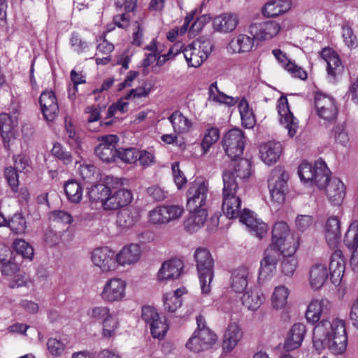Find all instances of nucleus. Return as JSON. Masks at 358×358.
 <instances>
[{
    "label": "nucleus",
    "instance_id": "nucleus-1",
    "mask_svg": "<svg viewBox=\"0 0 358 358\" xmlns=\"http://www.w3.org/2000/svg\"><path fill=\"white\" fill-rule=\"evenodd\" d=\"M331 304L327 299L313 300L308 306L305 316L308 322L315 324L313 334V346L317 350L327 348L334 355H341L346 350L348 336L345 322L338 318L327 319Z\"/></svg>",
    "mask_w": 358,
    "mask_h": 358
},
{
    "label": "nucleus",
    "instance_id": "nucleus-2",
    "mask_svg": "<svg viewBox=\"0 0 358 358\" xmlns=\"http://www.w3.org/2000/svg\"><path fill=\"white\" fill-rule=\"evenodd\" d=\"M222 179L224 187L222 210L223 213L229 219L239 217L241 222L250 229L256 236L262 238L267 232L268 225L256 218L254 213L250 210L244 208L243 212L241 211V199L236 195L238 185L233 174L223 173Z\"/></svg>",
    "mask_w": 358,
    "mask_h": 358
},
{
    "label": "nucleus",
    "instance_id": "nucleus-3",
    "mask_svg": "<svg viewBox=\"0 0 358 358\" xmlns=\"http://www.w3.org/2000/svg\"><path fill=\"white\" fill-rule=\"evenodd\" d=\"M194 258L196 263L201 292L207 294L210 292V282L214 276V260L210 251L202 247L196 249Z\"/></svg>",
    "mask_w": 358,
    "mask_h": 358
},
{
    "label": "nucleus",
    "instance_id": "nucleus-4",
    "mask_svg": "<svg viewBox=\"0 0 358 358\" xmlns=\"http://www.w3.org/2000/svg\"><path fill=\"white\" fill-rule=\"evenodd\" d=\"M297 245L290 236L288 224L283 221L276 222L272 229L271 243L267 248L282 253V255H290L296 252Z\"/></svg>",
    "mask_w": 358,
    "mask_h": 358
},
{
    "label": "nucleus",
    "instance_id": "nucleus-5",
    "mask_svg": "<svg viewBox=\"0 0 358 358\" xmlns=\"http://www.w3.org/2000/svg\"><path fill=\"white\" fill-rule=\"evenodd\" d=\"M245 136L239 129L228 131L222 140V145L225 153L233 161H236L243 153Z\"/></svg>",
    "mask_w": 358,
    "mask_h": 358
},
{
    "label": "nucleus",
    "instance_id": "nucleus-6",
    "mask_svg": "<svg viewBox=\"0 0 358 358\" xmlns=\"http://www.w3.org/2000/svg\"><path fill=\"white\" fill-rule=\"evenodd\" d=\"M315 107L318 116L324 120L334 121L338 115V109L336 100L331 96L317 92L315 94Z\"/></svg>",
    "mask_w": 358,
    "mask_h": 358
},
{
    "label": "nucleus",
    "instance_id": "nucleus-7",
    "mask_svg": "<svg viewBox=\"0 0 358 358\" xmlns=\"http://www.w3.org/2000/svg\"><path fill=\"white\" fill-rule=\"evenodd\" d=\"M272 176L268 180V188L271 199L280 204L285 200V195L287 192V181L289 175L286 171H282L278 174V171H273Z\"/></svg>",
    "mask_w": 358,
    "mask_h": 358
},
{
    "label": "nucleus",
    "instance_id": "nucleus-8",
    "mask_svg": "<svg viewBox=\"0 0 358 358\" xmlns=\"http://www.w3.org/2000/svg\"><path fill=\"white\" fill-rule=\"evenodd\" d=\"M278 113L280 124L288 130V135L293 137L296 134L298 120L290 111L286 96H281L278 101Z\"/></svg>",
    "mask_w": 358,
    "mask_h": 358
},
{
    "label": "nucleus",
    "instance_id": "nucleus-9",
    "mask_svg": "<svg viewBox=\"0 0 358 358\" xmlns=\"http://www.w3.org/2000/svg\"><path fill=\"white\" fill-rule=\"evenodd\" d=\"M208 191V187L204 182L194 183L189 187L187 192V208L189 212L205 208Z\"/></svg>",
    "mask_w": 358,
    "mask_h": 358
},
{
    "label": "nucleus",
    "instance_id": "nucleus-10",
    "mask_svg": "<svg viewBox=\"0 0 358 358\" xmlns=\"http://www.w3.org/2000/svg\"><path fill=\"white\" fill-rule=\"evenodd\" d=\"M118 138L116 135L101 136V143L95 148V155L103 162L109 163L114 162L117 157V148L115 144Z\"/></svg>",
    "mask_w": 358,
    "mask_h": 358
},
{
    "label": "nucleus",
    "instance_id": "nucleus-11",
    "mask_svg": "<svg viewBox=\"0 0 358 358\" xmlns=\"http://www.w3.org/2000/svg\"><path fill=\"white\" fill-rule=\"evenodd\" d=\"M282 253L266 248L264 252V257L260 262L259 279L266 280L270 279L276 271L278 259Z\"/></svg>",
    "mask_w": 358,
    "mask_h": 358
},
{
    "label": "nucleus",
    "instance_id": "nucleus-12",
    "mask_svg": "<svg viewBox=\"0 0 358 358\" xmlns=\"http://www.w3.org/2000/svg\"><path fill=\"white\" fill-rule=\"evenodd\" d=\"M133 199V194L129 189L124 188L110 189V196L104 203V210H115L129 205Z\"/></svg>",
    "mask_w": 358,
    "mask_h": 358
},
{
    "label": "nucleus",
    "instance_id": "nucleus-13",
    "mask_svg": "<svg viewBox=\"0 0 358 358\" xmlns=\"http://www.w3.org/2000/svg\"><path fill=\"white\" fill-rule=\"evenodd\" d=\"M39 103L43 117L48 122H52L58 115L59 106L53 91H43L39 97Z\"/></svg>",
    "mask_w": 358,
    "mask_h": 358
},
{
    "label": "nucleus",
    "instance_id": "nucleus-14",
    "mask_svg": "<svg viewBox=\"0 0 358 358\" xmlns=\"http://www.w3.org/2000/svg\"><path fill=\"white\" fill-rule=\"evenodd\" d=\"M92 261L103 271H108L115 268L116 255L108 247L96 248L92 253Z\"/></svg>",
    "mask_w": 358,
    "mask_h": 358
},
{
    "label": "nucleus",
    "instance_id": "nucleus-15",
    "mask_svg": "<svg viewBox=\"0 0 358 358\" xmlns=\"http://www.w3.org/2000/svg\"><path fill=\"white\" fill-rule=\"evenodd\" d=\"M280 24L275 21H266L252 24L249 32L256 40L262 41L272 38L280 31Z\"/></svg>",
    "mask_w": 358,
    "mask_h": 358
},
{
    "label": "nucleus",
    "instance_id": "nucleus-16",
    "mask_svg": "<svg viewBox=\"0 0 358 358\" xmlns=\"http://www.w3.org/2000/svg\"><path fill=\"white\" fill-rule=\"evenodd\" d=\"M343 242L352 253L351 264L358 270V220H354L350 223Z\"/></svg>",
    "mask_w": 358,
    "mask_h": 358
},
{
    "label": "nucleus",
    "instance_id": "nucleus-17",
    "mask_svg": "<svg viewBox=\"0 0 358 358\" xmlns=\"http://www.w3.org/2000/svg\"><path fill=\"white\" fill-rule=\"evenodd\" d=\"M126 283L119 278H113L107 281L101 293L102 298L107 301H115L124 296Z\"/></svg>",
    "mask_w": 358,
    "mask_h": 358
},
{
    "label": "nucleus",
    "instance_id": "nucleus-18",
    "mask_svg": "<svg viewBox=\"0 0 358 358\" xmlns=\"http://www.w3.org/2000/svg\"><path fill=\"white\" fill-rule=\"evenodd\" d=\"M330 280L336 286L340 285L345 271V262L341 250H335L329 266Z\"/></svg>",
    "mask_w": 358,
    "mask_h": 358
},
{
    "label": "nucleus",
    "instance_id": "nucleus-19",
    "mask_svg": "<svg viewBox=\"0 0 358 358\" xmlns=\"http://www.w3.org/2000/svg\"><path fill=\"white\" fill-rule=\"evenodd\" d=\"M183 269V263L180 259H170L164 262L157 273L159 280H173L179 278Z\"/></svg>",
    "mask_w": 358,
    "mask_h": 358
},
{
    "label": "nucleus",
    "instance_id": "nucleus-20",
    "mask_svg": "<svg viewBox=\"0 0 358 358\" xmlns=\"http://www.w3.org/2000/svg\"><path fill=\"white\" fill-rule=\"evenodd\" d=\"M324 189H326L327 196L334 205L342 203L345 196V187L340 179L333 178Z\"/></svg>",
    "mask_w": 358,
    "mask_h": 358
},
{
    "label": "nucleus",
    "instance_id": "nucleus-21",
    "mask_svg": "<svg viewBox=\"0 0 358 358\" xmlns=\"http://www.w3.org/2000/svg\"><path fill=\"white\" fill-rule=\"evenodd\" d=\"M325 238L330 248L337 246L341 239V222L336 216L329 217L325 224Z\"/></svg>",
    "mask_w": 358,
    "mask_h": 358
},
{
    "label": "nucleus",
    "instance_id": "nucleus-22",
    "mask_svg": "<svg viewBox=\"0 0 358 358\" xmlns=\"http://www.w3.org/2000/svg\"><path fill=\"white\" fill-rule=\"evenodd\" d=\"M306 332V326L303 323L293 324L285 340V350L289 352L299 348L303 341Z\"/></svg>",
    "mask_w": 358,
    "mask_h": 358
},
{
    "label": "nucleus",
    "instance_id": "nucleus-23",
    "mask_svg": "<svg viewBox=\"0 0 358 358\" xmlns=\"http://www.w3.org/2000/svg\"><path fill=\"white\" fill-rule=\"evenodd\" d=\"M282 152V145L279 142L269 141L260 146L259 155L262 160L266 164H275Z\"/></svg>",
    "mask_w": 358,
    "mask_h": 358
},
{
    "label": "nucleus",
    "instance_id": "nucleus-24",
    "mask_svg": "<svg viewBox=\"0 0 358 358\" xmlns=\"http://www.w3.org/2000/svg\"><path fill=\"white\" fill-rule=\"evenodd\" d=\"M313 175L311 183L317 185L320 189H324L329 181L332 179L330 178L331 171L322 159L315 161Z\"/></svg>",
    "mask_w": 358,
    "mask_h": 358
},
{
    "label": "nucleus",
    "instance_id": "nucleus-25",
    "mask_svg": "<svg viewBox=\"0 0 358 358\" xmlns=\"http://www.w3.org/2000/svg\"><path fill=\"white\" fill-rule=\"evenodd\" d=\"M208 217L207 210L201 208L189 212V216L184 221V227L187 231L193 233L203 227Z\"/></svg>",
    "mask_w": 358,
    "mask_h": 358
},
{
    "label": "nucleus",
    "instance_id": "nucleus-26",
    "mask_svg": "<svg viewBox=\"0 0 358 358\" xmlns=\"http://www.w3.org/2000/svg\"><path fill=\"white\" fill-rule=\"evenodd\" d=\"M292 3L289 0H271L262 8V14L266 17H275L288 11Z\"/></svg>",
    "mask_w": 358,
    "mask_h": 358
},
{
    "label": "nucleus",
    "instance_id": "nucleus-27",
    "mask_svg": "<svg viewBox=\"0 0 358 358\" xmlns=\"http://www.w3.org/2000/svg\"><path fill=\"white\" fill-rule=\"evenodd\" d=\"M141 257L140 246L137 244H130L124 247L116 255L117 262L120 265L131 264L136 262Z\"/></svg>",
    "mask_w": 358,
    "mask_h": 358
},
{
    "label": "nucleus",
    "instance_id": "nucleus-28",
    "mask_svg": "<svg viewBox=\"0 0 358 358\" xmlns=\"http://www.w3.org/2000/svg\"><path fill=\"white\" fill-rule=\"evenodd\" d=\"M241 332L238 324H229L223 338L222 348L224 352H231L241 338Z\"/></svg>",
    "mask_w": 358,
    "mask_h": 358
},
{
    "label": "nucleus",
    "instance_id": "nucleus-29",
    "mask_svg": "<svg viewBox=\"0 0 358 358\" xmlns=\"http://www.w3.org/2000/svg\"><path fill=\"white\" fill-rule=\"evenodd\" d=\"M248 269L245 267H239L234 270L231 276V287L236 292H243L248 283Z\"/></svg>",
    "mask_w": 358,
    "mask_h": 358
},
{
    "label": "nucleus",
    "instance_id": "nucleus-30",
    "mask_svg": "<svg viewBox=\"0 0 358 358\" xmlns=\"http://www.w3.org/2000/svg\"><path fill=\"white\" fill-rule=\"evenodd\" d=\"M255 40L253 36L239 34L229 42L228 49L231 50L233 53L248 52L251 50Z\"/></svg>",
    "mask_w": 358,
    "mask_h": 358
},
{
    "label": "nucleus",
    "instance_id": "nucleus-31",
    "mask_svg": "<svg viewBox=\"0 0 358 358\" xmlns=\"http://www.w3.org/2000/svg\"><path fill=\"white\" fill-rule=\"evenodd\" d=\"M238 20L235 16L230 14H224L215 17L213 21L214 29L220 32H231L235 29Z\"/></svg>",
    "mask_w": 358,
    "mask_h": 358
},
{
    "label": "nucleus",
    "instance_id": "nucleus-32",
    "mask_svg": "<svg viewBox=\"0 0 358 358\" xmlns=\"http://www.w3.org/2000/svg\"><path fill=\"white\" fill-rule=\"evenodd\" d=\"M139 217V212L136 208H123L117 213V223L120 227L129 228L138 220Z\"/></svg>",
    "mask_w": 358,
    "mask_h": 358
},
{
    "label": "nucleus",
    "instance_id": "nucleus-33",
    "mask_svg": "<svg viewBox=\"0 0 358 358\" xmlns=\"http://www.w3.org/2000/svg\"><path fill=\"white\" fill-rule=\"evenodd\" d=\"M328 278L327 268L323 264H315L310 271V283L313 289H320Z\"/></svg>",
    "mask_w": 358,
    "mask_h": 358
},
{
    "label": "nucleus",
    "instance_id": "nucleus-34",
    "mask_svg": "<svg viewBox=\"0 0 358 358\" xmlns=\"http://www.w3.org/2000/svg\"><path fill=\"white\" fill-rule=\"evenodd\" d=\"M110 189L107 185L99 183L89 188L87 194L92 202H101L104 209V203L110 196Z\"/></svg>",
    "mask_w": 358,
    "mask_h": 358
},
{
    "label": "nucleus",
    "instance_id": "nucleus-35",
    "mask_svg": "<svg viewBox=\"0 0 358 358\" xmlns=\"http://www.w3.org/2000/svg\"><path fill=\"white\" fill-rule=\"evenodd\" d=\"M238 159V162L235 163L234 165L233 171L224 172V173L233 174L235 180L236 178L241 179L249 178L252 173V163L250 160L242 157H239Z\"/></svg>",
    "mask_w": 358,
    "mask_h": 358
},
{
    "label": "nucleus",
    "instance_id": "nucleus-36",
    "mask_svg": "<svg viewBox=\"0 0 358 358\" xmlns=\"http://www.w3.org/2000/svg\"><path fill=\"white\" fill-rule=\"evenodd\" d=\"M176 133L182 134L188 131L192 123L178 110L173 112L169 117Z\"/></svg>",
    "mask_w": 358,
    "mask_h": 358
},
{
    "label": "nucleus",
    "instance_id": "nucleus-37",
    "mask_svg": "<svg viewBox=\"0 0 358 358\" xmlns=\"http://www.w3.org/2000/svg\"><path fill=\"white\" fill-rule=\"evenodd\" d=\"M64 192L68 200L72 203L80 202L83 196V187L75 180H68L64 185Z\"/></svg>",
    "mask_w": 358,
    "mask_h": 358
},
{
    "label": "nucleus",
    "instance_id": "nucleus-38",
    "mask_svg": "<svg viewBox=\"0 0 358 358\" xmlns=\"http://www.w3.org/2000/svg\"><path fill=\"white\" fill-rule=\"evenodd\" d=\"M0 134L4 143H8L12 139L15 138L13 120L7 114L0 115Z\"/></svg>",
    "mask_w": 358,
    "mask_h": 358
},
{
    "label": "nucleus",
    "instance_id": "nucleus-39",
    "mask_svg": "<svg viewBox=\"0 0 358 358\" xmlns=\"http://www.w3.org/2000/svg\"><path fill=\"white\" fill-rule=\"evenodd\" d=\"M264 298L257 292H245L241 297L242 303L248 310H256L262 303Z\"/></svg>",
    "mask_w": 358,
    "mask_h": 358
},
{
    "label": "nucleus",
    "instance_id": "nucleus-40",
    "mask_svg": "<svg viewBox=\"0 0 358 358\" xmlns=\"http://www.w3.org/2000/svg\"><path fill=\"white\" fill-rule=\"evenodd\" d=\"M14 168L20 173H30L33 171L32 162L29 156L25 153H20L13 156Z\"/></svg>",
    "mask_w": 358,
    "mask_h": 358
},
{
    "label": "nucleus",
    "instance_id": "nucleus-41",
    "mask_svg": "<svg viewBox=\"0 0 358 358\" xmlns=\"http://www.w3.org/2000/svg\"><path fill=\"white\" fill-rule=\"evenodd\" d=\"M51 154L65 165H69L73 162V157L71 152L68 151L64 146L58 142L54 143Z\"/></svg>",
    "mask_w": 358,
    "mask_h": 358
},
{
    "label": "nucleus",
    "instance_id": "nucleus-42",
    "mask_svg": "<svg viewBox=\"0 0 358 358\" xmlns=\"http://www.w3.org/2000/svg\"><path fill=\"white\" fill-rule=\"evenodd\" d=\"M193 49L199 50L205 57L208 58L213 50V43L211 39L206 36H200L192 43Z\"/></svg>",
    "mask_w": 358,
    "mask_h": 358
},
{
    "label": "nucleus",
    "instance_id": "nucleus-43",
    "mask_svg": "<svg viewBox=\"0 0 358 358\" xmlns=\"http://www.w3.org/2000/svg\"><path fill=\"white\" fill-rule=\"evenodd\" d=\"M15 252L24 259L31 260L34 255V248L23 239H16L13 242Z\"/></svg>",
    "mask_w": 358,
    "mask_h": 358
},
{
    "label": "nucleus",
    "instance_id": "nucleus-44",
    "mask_svg": "<svg viewBox=\"0 0 358 358\" xmlns=\"http://www.w3.org/2000/svg\"><path fill=\"white\" fill-rule=\"evenodd\" d=\"M288 295L289 289L286 287L279 286L275 287L271 297L273 306L276 309L283 308L287 303Z\"/></svg>",
    "mask_w": 358,
    "mask_h": 358
},
{
    "label": "nucleus",
    "instance_id": "nucleus-45",
    "mask_svg": "<svg viewBox=\"0 0 358 358\" xmlns=\"http://www.w3.org/2000/svg\"><path fill=\"white\" fill-rule=\"evenodd\" d=\"M7 226L15 234H20L24 233L27 228V222L25 217L21 213H16L8 220Z\"/></svg>",
    "mask_w": 358,
    "mask_h": 358
},
{
    "label": "nucleus",
    "instance_id": "nucleus-46",
    "mask_svg": "<svg viewBox=\"0 0 358 358\" xmlns=\"http://www.w3.org/2000/svg\"><path fill=\"white\" fill-rule=\"evenodd\" d=\"M219 138L220 131L217 128L210 127L205 132L204 137L201 143L203 153L206 154Z\"/></svg>",
    "mask_w": 358,
    "mask_h": 358
},
{
    "label": "nucleus",
    "instance_id": "nucleus-47",
    "mask_svg": "<svg viewBox=\"0 0 358 358\" xmlns=\"http://www.w3.org/2000/svg\"><path fill=\"white\" fill-rule=\"evenodd\" d=\"M139 150L135 148H118L117 157L125 163L132 164L138 161Z\"/></svg>",
    "mask_w": 358,
    "mask_h": 358
},
{
    "label": "nucleus",
    "instance_id": "nucleus-48",
    "mask_svg": "<svg viewBox=\"0 0 358 358\" xmlns=\"http://www.w3.org/2000/svg\"><path fill=\"white\" fill-rule=\"evenodd\" d=\"M102 335L105 338H110L114 336L115 331L118 327L117 319L112 314L109 315L102 322Z\"/></svg>",
    "mask_w": 358,
    "mask_h": 358
},
{
    "label": "nucleus",
    "instance_id": "nucleus-49",
    "mask_svg": "<svg viewBox=\"0 0 358 358\" xmlns=\"http://www.w3.org/2000/svg\"><path fill=\"white\" fill-rule=\"evenodd\" d=\"M150 332L154 338H157L159 339L163 338L166 335L169 326L165 322L159 319H156L153 322L149 324Z\"/></svg>",
    "mask_w": 358,
    "mask_h": 358
},
{
    "label": "nucleus",
    "instance_id": "nucleus-50",
    "mask_svg": "<svg viewBox=\"0 0 358 358\" xmlns=\"http://www.w3.org/2000/svg\"><path fill=\"white\" fill-rule=\"evenodd\" d=\"M164 206L156 207L149 213V220L152 224H160L169 223Z\"/></svg>",
    "mask_w": 358,
    "mask_h": 358
},
{
    "label": "nucleus",
    "instance_id": "nucleus-51",
    "mask_svg": "<svg viewBox=\"0 0 358 358\" xmlns=\"http://www.w3.org/2000/svg\"><path fill=\"white\" fill-rule=\"evenodd\" d=\"M335 141L343 146H346L349 142V136L344 124L335 126L331 131Z\"/></svg>",
    "mask_w": 358,
    "mask_h": 358
},
{
    "label": "nucleus",
    "instance_id": "nucleus-52",
    "mask_svg": "<svg viewBox=\"0 0 358 358\" xmlns=\"http://www.w3.org/2000/svg\"><path fill=\"white\" fill-rule=\"evenodd\" d=\"M342 37L345 44L350 49L357 47L358 43L352 27L345 24L342 27Z\"/></svg>",
    "mask_w": 358,
    "mask_h": 358
},
{
    "label": "nucleus",
    "instance_id": "nucleus-53",
    "mask_svg": "<svg viewBox=\"0 0 358 358\" xmlns=\"http://www.w3.org/2000/svg\"><path fill=\"white\" fill-rule=\"evenodd\" d=\"M315 169V164L313 166L311 164L303 162L298 169V175L301 181L304 182H312L313 171Z\"/></svg>",
    "mask_w": 358,
    "mask_h": 358
},
{
    "label": "nucleus",
    "instance_id": "nucleus-54",
    "mask_svg": "<svg viewBox=\"0 0 358 358\" xmlns=\"http://www.w3.org/2000/svg\"><path fill=\"white\" fill-rule=\"evenodd\" d=\"M293 255H282L283 257L281 264L282 271L286 275H292L296 270L297 260Z\"/></svg>",
    "mask_w": 358,
    "mask_h": 358
},
{
    "label": "nucleus",
    "instance_id": "nucleus-55",
    "mask_svg": "<svg viewBox=\"0 0 358 358\" xmlns=\"http://www.w3.org/2000/svg\"><path fill=\"white\" fill-rule=\"evenodd\" d=\"M19 171L13 166L7 167L4 173L8 185L14 192H17L19 186Z\"/></svg>",
    "mask_w": 358,
    "mask_h": 358
},
{
    "label": "nucleus",
    "instance_id": "nucleus-56",
    "mask_svg": "<svg viewBox=\"0 0 358 358\" xmlns=\"http://www.w3.org/2000/svg\"><path fill=\"white\" fill-rule=\"evenodd\" d=\"M70 77L73 83V87L72 90H69V98L71 100H74L76 98V93L78 92V85L85 83L86 80L85 79V76L76 72L74 69L71 71Z\"/></svg>",
    "mask_w": 358,
    "mask_h": 358
},
{
    "label": "nucleus",
    "instance_id": "nucleus-57",
    "mask_svg": "<svg viewBox=\"0 0 358 358\" xmlns=\"http://www.w3.org/2000/svg\"><path fill=\"white\" fill-rule=\"evenodd\" d=\"M327 71L329 76L335 77L337 73L342 71L343 66L339 56L336 54L335 56H331L327 62Z\"/></svg>",
    "mask_w": 358,
    "mask_h": 358
},
{
    "label": "nucleus",
    "instance_id": "nucleus-58",
    "mask_svg": "<svg viewBox=\"0 0 358 358\" xmlns=\"http://www.w3.org/2000/svg\"><path fill=\"white\" fill-rule=\"evenodd\" d=\"M194 334L199 336L203 345L209 349L215 342L217 336L210 329H201V331H194Z\"/></svg>",
    "mask_w": 358,
    "mask_h": 358
},
{
    "label": "nucleus",
    "instance_id": "nucleus-59",
    "mask_svg": "<svg viewBox=\"0 0 358 358\" xmlns=\"http://www.w3.org/2000/svg\"><path fill=\"white\" fill-rule=\"evenodd\" d=\"M182 303V299L170 296V294H166L164 296V309L169 313H174Z\"/></svg>",
    "mask_w": 358,
    "mask_h": 358
},
{
    "label": "nucleus",
    "instance_id": "nucleus-60",
    "mask_svg": "<svg viewBox=\"0 0 358 358\" xmlns=\"http://www.w3.org/2000/svg\"><path fill=\"white\" fill-rule=\"evenodd\" d=\"M20 268L19 264L16 262V256L13 257L10 261H7L0 264V271L3 275H13Z\"/></svg>",
    "mask_w": 358,
    "mask_h": 358
},
{
    "label": "nucleus",
    "instance_id": "nucleus-61",
    "mask_svg": "<svg viewBox=\"0 0 358 358\" xmlns=\"http://www.w3.org/2000/svg\"><path fill=\"white\" fill-rule=\"evenodd\" d=\"M186 347L191 351L194 352H199L208 350L204 345H203L201 339L196 334L193 335L189 338L186 343Z\"/></svg>",
    "mask_w": 358,
    "mask_h": 358
},
{
    "label": "nucleus",
    "instance_id": "nucleus-62",
    "mask_svg": "<svg viewBox=\"0 0 358 358\" xmlns=\"http://www.w3.org/2000/svg\"><path fill=\"white\" fill-rule=\"evenodd\" d=\"M110 315V309L106 306H98L92 308L89 313L91 318L101 323L107 317Z\"/></svg>",
    "mask_w": 358,
    "mask_h": 358
},
{
    "label": "nucleus",
    "instance_id": "nucleus-63",
    "mask_svg": "<svg viewBox=\"0 0 358 358\" xmlns=\"http://www.w3.org/2000/svg\"><path fill=\"white\" fill-rule=\"evenodd\" d=\"M49 352L55 357L60 356L64 350L65 345L60 341L50 338L47 342Z\"/></svg>",
    "mask_w": 358,
    "mask_h": 358
},
{
    "label": "nucleus",
    "instance_id": "nucleus-64",
    "mask_svg": "<svg viewBox=\"0 0 358 358\" xmlns=\"http://www.w3.org/2000/svg\"><path fill=\"white\" fill-rule=\"evenodd\" d=\"M313 218L310 215H299L295 220L296 227L301 232L307 230L313 224Z\"/></svg>",
    "mask_w": 358,
    "mask_h": 358
}]
</instances>
